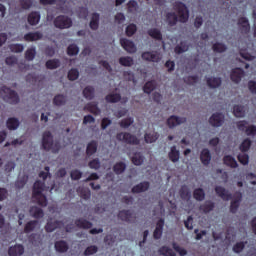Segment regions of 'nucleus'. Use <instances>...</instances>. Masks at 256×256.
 <instances>
[{
  "mask_svg": "<svg viewBox=\"0 0 256 256\" xmlns=\"http://www.w3.org/2000/svg\"><path fill=\"white\" fill-rule=\"evenodd\" d=\"M49 187L45 186V182L36 181L33 186V194L32 199L41 207H47V196H45V191H47Z\"/></svg>",
  "mask_w": 256,
  "mask_h": 256,
  "instance_id": "obj_1",
  "label": "nucleus"
},
{
  "mask_svg": "<svg viewBox=\"0 0 256 256\" xmlns=\"http://www.w3.org/2000/svg\"><path fill=\"white\" fill-rule=\"evenodd\" d=\"M42 147L45 151H51V153H59L61 150V144L58 141H53V134L49 131L43 133Z\"/></svg>",
  "mask_w": 256,
  "mask_h": 256,
  "instance_id": "obj_2",
  "label": "nucleus"
},
{
  "mask_svg": "<svg viewBox=\"0 0 256 256\" xmlns=\"http://www.w3.org/2000/svg\"><path fill=\"white\" fill-rule=\"evenodd\" d=\"M0 95L2 99L6 101V103H10L11 105H16V103H19V95L6 86H3L0 89Z\"/></svg>",
  "mask_w": 256,
  "mask_h": 256,
  "instance_id": "obj_3",
  "label": "nucleus"
},
{
  "mask_svg": "<svg viewBox=\"0 0 256 256\" xmlns=\"http://www.w3.org/2000/svg\"><path fill=\"white\" fill-rule=\"evenodd\" d=\"M117 141L121 143H126L127 145H139L141 140H139L135 135L129 132H120L116 135Z\"/></svg>",
  "mask_w": 256,
  "mask_h": 256,
  "instance_id": "obj_4",
  "label": "nucleus"
},
{
  "mask_svg": "<svg viewBox=\"0 0 256 256\" xmlns=\"http://www.w3.org/2000/svg\"><path fill=\"white\" fill-rule=\"evenodd\" d=\"M174 9L178 13L179 21L181 23H187L189 21V9L182 2H175Z\"/></svg>",
  "mask_w": 256,
  "mask_h": 256,
  "instance_id": "obj_5",
  "label": "nucleus"
},
{
  "mask_svg": "<svg viewBox=\"0 0 256 256\" xmlns=\"http://www.w3.org/2000/svg\"><path fill=\"white\" fill-rule=\"evenodd\" d=\"M56 29H69L73 26V20L69 16L60 15L54 19Z\"/></svg>",
  "mask_w": 256,
  "mask_h": 256,
  "instance_id": "obj_6",
  "label": "nucleus"
},
{
  "mask_svg": "<svg viewBox=\"0 0 256 256\" xmlns=\"http://www.w3.org/2000/svg\"><path fill=\"white\" fill-rule=\"evenodd\" d=\"M249 123L247 121H240L237 123V128L239 129V131H245L246 135L250 136V137H255L256 135V126L251 125L248 126Z\"/></svg>",
  "mask_w": 256,
  "mask_h": 256,
  "instance_id": "obj_7",
  "label": "nucleus"
},
{
  "mask_svg": "<svg viewBox=\"0 0 256 256\" xmlns=\"http://www.w3.org/2000/svg\"><path fill=\"white\" fill-rule=\"evenodd\" d=\"M183 123H187L186 117L172 115L167 119V125L169 129H174V127H178V125H183Z\"/></svg>",
  "mask_w": 256,
  "mask_h": 256,
  "instance_id": "obj_8",
  "label": "nucleus"
},
{
  "mask_svg": "<svg viewBox=\"0 0 256 256\" xmlns=\"http://www.w3.org/2000/svg\"><path fill=\"white\" fill-rule=\"evenodd\" d=\"M142 59L144 61H151L152 63H159V61H161L162 59V56H161V53L157 51L144 52L142 53Z\"/></svg>",
  "mask_w": 256,
  "mask_h": 256,
  "instance_id": "obj_9",
  "label": "nucleus"
},
{
  "mask_svg": "<svg viewBox=\"0 0 256 256\" xmlns=\"http://www.w3.org/2000/svg\"><path fill=\"white\" fill-rule=\"evenodd\" d=\"M224 121L225 116L222 113H214L209 119V123L212 127H221Z\"/></svg>",
  "mask_w": 256,
  "mask_h": 256,
  "instance_id": "obj_10",
  "label": "nucleus"
},
{
  "mask_svg": "<svg viewBox=\"0 0 256 256\" xmlns=\"http://www.w3.org/2000/svg\"><path fill=\"white\" fill-rule=\"evenodd\" d=\"M120 43L123 49L127 51V53H137V46H135V43H133V41L122 38L120 40Z\"/></svg>",
  "mask_w": 256,
  "mask_h": 256,
  "instance_id": "obj_11",
  "label": "nucleus"
},
{
  "mask_svg": "<svg viewBox=\"0 0 256 256\" xmlns=\"http://www.w3.org/2000/svg\"><path fill=\"white\" fill-rule=\"evenodd\" d=\"M118 217L121 221H126L127 223H133L135 221V214L129 210L120 211Z\"/></svg>",
  "mask_w": 256,
  "mask_h": 256,
  "instance_id": "obj_12",
  "label": "nucleus"
},
{
  "mask_svg": "<svg viewBox=\"0 0 256 256\" xmlns=\"http://www.w3.org/2000/svg\"><path fill=\"white\" fill-rule=\"evenodd\" d=\"M41 39H43V33L39 31L29 32L24 35V40L28 42L41 41Z\"/></svg>",
  "mask_w": 256,
  "mask_h": 256,
  "instance_id": "obj_13",
  "label": "nucleus"
},
{
  "mask_svg": "<svg viewBox=\"0 0 256 256\" xmlns=\"http://www.w3.org/2000/svg\"><path fill=\"white\" fill-rule=\"evenodd\" d=\"M67 222H59V221H55L53 222L52 219H50L47 223V225L45 226V229L47 231V233H53L54 230L57 229V227H63L66 225Z\"/></svg>",
  "mask_w": 256,
  "mask_h": 256,
  "instance_id": "obj_14",
  "label": "nucleus"
},
{
  "mask_svg": "<svg viewBox=\"0 0 256 256\" xmlns=\"http://www.w3.org/2000/svg\"><path fill=\"white\" fill-rule=\"evenodd\" d=\"M25 253V248L23 245L11 246L8 250V255L10 256H21Z\"/></svg>",
  "mask_w": 256,
  "mask_h": 256,
  "instance_id": "obj_15",
  "label": "nucleus"
},
{
  "mask_svg": "<svg viewBox=\"0 0 256 256\" xmlns=\"http://www.w3.org/2000/svg\"><path fill=\"white\" fill-rule=\"evenodd\" d=\"M238 27L241 33H249L251 31V26L249 25V20L247 18L242 17L238 20Z\"/></svg>",
  "mask_w": 256,
  "mask_h": 256,
  "instance_id": "obj_16",
  "label": "nucleus"
},
{
  "mask_svg": "<svg viewBox=\"0 0 256 256\" xmlns=\"http://www.w3.org/2000/svg\"><path fill=\"white\" fill-rule=\"evenodd\" d=\"M168 157H169L170 161H172V163L179 162V159L181 157V152H179V150H177V146H172L170 148Z\"/></svg>",
  "mask_w": 256,
  "mask_h": 256,
  "instance_id": "obj_17",
  "label": "nucleus"
},
{
  "mask_svg": "<svg viewBox=\"0 0 256 256\" xmlns=\"http://www.w3.org/2000/svg\"><path fill=\"white\" fill-rule=\"evenodd\" d=\"M163 227H165V220L160 219L157 222L156 228L154 230V239H161V237L163 236Z\"/></svg>",
  "mask_w": 256,
  "mask_h": 256,
  "instance_id": "obj_18",
  "label": "nucleus"
},
{
  "mask_svg": "<svg viewBox=\"0 0 256 256\" xmlns=\"http://www.w3.org/2000/svg\"><path fill=\"white\" fill-rule=\"evenodd\" d=\"M243 75H245V72H243V69L235 68L232 70L231 79L234 83H239L243 78Z\"/></svg>",
  "mask_w": 256,
  "mask_h": 256,
  "instance_id": "obj_19",
  "label": "nucleus"
},
{
  "mask_svg": "<svg viewBox=\"0 0 256 256\" xmlns=\"http://www.w3.org/2000/svg\"><path fill=\"white\" fill-rule=\"evenodd\" d=\"M235 199L232 200L231 206H230V211L231 213H237V209H239V203L241 202L242 194L241 192H237L235 194Z\"/></svg>",
  "mask_w": 256,
  "mask_h": 256,
  "instance_id": "obj_20",
  "label": "nucleus"
},
{
  "mask_svg": "<svg viewBox=\"0 0 256 256\" xmlns=\"http://www.w3.org/2000/svg\"><path fill=\"white\" fill-rule=\"evenodd\" d=\"M200 161L204 165H209L211 163V152L209 151V149L205 148L201 151Z\"/></svg>",
  "mask_w": 256,
  "mask_h": 256,
  "instance_id": "obj_21",
  "label": "nucleus"
},
{
  "mask_svg": "<svg viewBox=\"0 0 256 256\" xmlns=\"http://www.w3.org/2000/svg\"><path fill=\"white\" fill-rule=\"evenodd\" d=\"M215 191L217 195H219V197H221V199H223L224 201H229V199H231V194L225 188L217 186L215 188Z\"/></svg>",
  "mask_w": 256,
  "mask_h": 256,
  "instance_id": "obj_22",
  "label": "nucleus"
},
{
  "mask_svg": "<svg viewBox=\"0 0 256 256\" xmlns=\"http://www.w3.org/2000/svg\"><path fill=\"white\" fill-rule=\"evenodd\" d=\"M149 187V182H141L132 188V193H145V191L149 190Z\"/></svg>",
  "mask_w": 256,
  "mask_h": 256,
  "instance_id": "obj_23",
  "label": "nucleus"
},
{
  "mask_svg": "<svg viewBox=\"0 0 256 256\" xmlns=\"http://www.w3.org/2000/svg\"><path fill=\"white\" fill-rule=\"evenodd\" d=\"M159 139V133L152 131V132H147L144 135V141L145 143H155Z\"/></svg>",
  "mask_w": 256,
  "mask_h": 256,
  "instance_id": "obj_24",
  "label": "nucleus"
},
{
  "mask_svg": "<svg viewBox=\"0 0 256 256\" xmlns=\"http://www.w3.org/2000/svg\"><path fill=\"white\" fill-rule=\"evenodd\" d=\"M119 63L122 67H133L135 61L131 56H122L119 58Z\"/></svg>",
  "mask_w": 256,
  "mask_h": 256,
  "instance_id": "obj_25",
  "label": "nucleus"
},
{
  "mask_svg": "<svg viewBox=\"0 0 256 256\" xmlns=\"http://www.w3.org/2000/svg\"><path fill=\"white\" fill-rule=\"evenodd\" d=\"M41 21V14L39 12H32L28 15V23L30 25H37Z\"/></svg>",
  "mask_w": 256,
  "mask_h": 256,
  "instance_id": "obj_26",
  "label": "nucleus"
},
{
  "mask_svg": "<svg viewBox=\"0 0 256 256\" xmlns=\"http://www.w3.org/2000/svg\"><path fill=\"white\" fill-rule=\"evenodd\" d=\"M67 103V96L58 94L54 97L53 99V104L56 105L57 107H61Z\"/></svg>",
  "mask_w": 256,
  "mask_h": 256,
  "instance_id": "obj_27",
  "label": "nucleus"
},
{
  "mask_svg": "<svg viewBox=\"0 0 256 256\" xmlns=\"http://www.w3.org/2000/svg\"><path fill=\"white\" fill-rule=\"evenodd\" d=\"M30 215L31 217H34L35 219H41L43 217V209L37 207V206H32L30 208Z\"/></svg>",
  "mask_w": 256,
  "mask_h": 256,
  "instance_id": "obj_28",
  "label": "nucleus"
},
{
  "mask_svg": "<svg viewBox=\"0 0 256 256\" xmlns=\"http://www.w3.org/2000/svg\"><path fill=\"white\" fill-rule=\"evenodd\" d=\"M75 224L80 228V229H91L93 227V223L87 221L86 219L80 218L76 220Z\"/></svg>",
  "mask_w": 256,
  "mask_h": 256,
  "instance_id": "obj_29",
  "label": "nucleus"
},
{
  "mask_svg": "<svg viewBox=\"0 0 256 256\" xmlns=\"http://www.w3.org/2000/svg\"><path fill=\"white\" fill-rule=\"evenodd\" d=\"M134 123H135V119L133 117H127L122 119L119 122V125L122 129H129L131 125H133Z\"/></svg>",
  "mask_w": 256,
  "mask_h": 256,
  "instance_id": "obj_30",
  "label": "nucleus"
},
{
  "mask_svg": "<svg viewBox=\"0 0 256 256\" xmlns=\"http://www.w3.org/2000/svg\"><path fill=\"white\" fill-rule=\"evenodd\" d=\"M177 21H179L177 14L170 12L166 15V22L170 27L177 25Z\"/></svg>",
  "mask_w": 256,
  "mask_h": 256,
  "instance_id": "obj_31",
  "label": "nucleus"
},
{
  "mask_svg": "<svg viewBox=\"0 0 256 256\" xmlns=\"http://www.w3.org/2000/svg\"><path fill=\"white\" fill-rule=\"evenodd\" d=\"M148 35L152 37V39H156V41H161L163 39V35L161 34V30L157 28H151L148 30Z\"/></svg>",
  "mask_w": 256,
  "mask_h": 256,
  "instance_id": "obj_32",
  "label": "nucleus"
},
{
  "mask_svg": "<svg viewBox=\"0 0 256 256\" xmlns=\"http://www.w3.org/2000/svg\"><path fill=\"white\" fill-rule=\"evenodd\" d=\"M87 111L92 113L93 115H101V109L97 106V103L91 102L86 105Z\"/></svg>",
  "mask_w": 256,
  "mask_h": 256,
  "instance_id": "obj_33",
  "label": "nucleus"
},
{
  "mask_svg": "<svg viewBox=\"0 0 256 256\" xmlns=\"http://www.w3.org/2000/svg\"><path fill=\"white\" fill-rule=\"evenodd\" d=\"M90 28L93 31H97V29H99V14L97 13L92 14L91 21H90Z\"/></svg>",
  "mask_w": 256,
  "mask_h": 256,
  "instance_id": "obj_34",
  "label": "nucleus"
},
{
  "mask_svg": "<svg viewBox=\"0 0 256 256\" xmlns=\"http://www.w3.org/2000/svg\"><path fill=\"white\" fill-rule=\"evenodd\" d=\"M77 193L82 199H85L86 201L87 199H91V190H89L88 188L79 187L77 189Z\"/></svg>",
  "mask_w": 256,
  "mask_h": 256,
  "instance_id": "obj_35",
  "label": "nucleus"
},
{
  "mask_svg": "<svg viewBox=\"0 0 256 256\" xmlns=\"http://www.w3.org/2000/svg\"><path fill=\"white\" fill-rule=\"evenodd\" d=\"M187 51H189V45L187 42H181L175 47V53L177 55H181V53H185Z\"/></svg>",
  "mask_w": 256,
  "mask_h": 256,
  "instance_id": "obj_36",
  "label": "nucleus"
},
{
  "mask_svg": "<svg viewBox=\"0 0 256 256\" xmlns=\"http://www.w3.org/2000/svg\"><path fill=\"white\" fill-rule=\"evenodd\" d=\"M107 103H119L121 101V94L119 93H110L106 96Z\"/></svg>",
  "mask_w": 256,
  "mask_h": 256,
  "instance_id": "obj_37",
  "label": "nucleus"
},
{
  "mask_svg": "<svg viewBox=\"0 0 256 256\" xmlns=\"http://www.w3.org/2000/svg\"><path fill=\"white\" fill-rule=\"evenodd\" d=\"M37 227H39V221L33 220L26 224L24 231L26 233H31V231H35L37 229Z\"/></svg>",
  "mask_w": 256,
  "mask_h": 256,
  "instance_id": "obj_38",
  "label": "nucleus"
},
{
  "mask_svg": "<svg viewBox=\"0 0 256 256\" xmlns=\"http://www.w3.org/2000/svg\"><path fill=\"white\" fill-rule=\"evenodd\" d=\"M207 85L211 89H217V87H221V78H207Z\"/></svg>",
  "mask_w": 256,
  "mask_h": 256,
  "instance_id": "obj_39",
  "label": "nucleus"
},
{
  "mask_svg": "<svg viewBox=\"0 0 256 256\" xmlns=\"http://www.w3.org/2000/svg\"><path fill=\"white\" fill-rule=\"evenodd\" d=\"M6 125L10 131H15L19 127V120L17 118H9Z\"/></svg>",
  "mask_w": 256,
  "mask_h": 256,
  "instance_id": "obj_40",
  "label": "nucleus"
},
{
  "mask_svg": "<svg viewBox=\"0 0 256 256\" xmlns=\"http://www.w3.org/2000/svg\"><path fill=\"white\" fill-rule=\"evenodd\" d=\"M55 249L59 253H65L69 249V246L65 241H58L55 243Z\"/></svg>",
  "mask_w": 256,
  "mask_h": 256,
  "instance_id": "obj_41",
  "label": "nucleus"
},
{
  "mask_svg": "<svg viewBox=\"0 0 256 256\" xmlns=\"http://www.w3.org/2000/svg\"><path fill=\"white\" fill-rule=\"evenodd\" d=\"M125 169H127V165H125L123 162H118L113 167V171L116 173V175H121V173L125 172Z\"/></svg>",
  "mask_w": 256,
  "mask_h": 256,
  "instance_id": "obj_42",
  "label": "nucleus"
},
{
  "mask_svg": "<svg viewBox=\"0 0 256 256\" xmlns=\"http://www.w3.org/2000/svg\"><path fill=\"white\" fill-rule=\"evenodd\" d=\"M224 163L225 165H227L228 167H232L233 169L238 167L237 160H235V158L230 155L224 157Z\"/></svg>",
  "mask_w": 256,
  "mask_h": 256,
  "instance_id": "obj_43",
  "label": "nucleus"
},
{
  "mask_svg": "<svg viewBox=\"0 0 256 256\" xmlns=\"http://www.w3.org/2000/svg\"><path fill=\"white\" fill-rule=\"evenodd\" d=\"M83 95L85 99L91 100L95 97V89L91 86H88L83 90Z\"/></svg>",
  "mask_w": 256,
  "mask_h": 256,
  "instance_id": "obj_44",
  "label": "nucleus"
},
{
  "mask_svg": "<svg viewBox=\"0 0 256 256\" xmlns=\"http://www.w3.org/2000/svg\"><path fill=\"white\" fill-rule=\"evenodd\" d=\"M144 162H145V156L142 155L141 153H136L132 157V163H134L137 166L143 165Z\"/></svg>",
  "mask_w": 256,
  "mask_h": 256,
  "instance_id": "obj_45",
  "label": "nucleus"
},
{
  "mask_svg": "<svg viewBox=\"0 0 256 256\" xmlns=\"http://www.w3.org/2000/svg\"><path fill=\"white\" fill-rule=\"evenodd\" d=\"M156 87L157 84L155 83V81H149L143 87L144 93H147L149 95L151 92L155 90Z\"/></svg>",
  "mask_w": 256,
  "mask_h": 256,
  "instance_id": "obj_46",
  "label": "nucleus"
},
{
  "mask_svg": "<svg viewBox=\"0 0 256 256\" xmlns=\"http://www.w3.org/2000/svg\"><path fill=\"white\" fill-rule=\"evenodd\" d=\"M214 207H215V204H213V202L206 201L204 205L200 206V211H203V213H209L213 211Z\"/></svg>",
  "mask_w": 256,
  "mask_h": 256,
  "instance_id": "obj_47",
  "label": "nucleus"
},
{
  "mask_svg": "<svg viewBox=\"0 0 256 256\" xmlns=\"http://www.w3.org/2000/svg\"><path fill=\"white\" fill-rule=\"evenodd\" d=\"M86 153L88 156L94 155L97 153V142L92 141L87 145Z\"/></svg>",
  "mask_w": 256,
  "mask_h": 256,
  "instance_id": "obj_48",
  "label": "nucleus"
},
{
  "mask_svg": "<svg viewBox=\"0 0 256 256\" xmlns=\"http://www.w3.org/2000/svg\"><path fill=\"white\" fill-rule=\"evenodd\" d=\"M233 113L235 117H245V106H241V105L234 106Z\"/></svg>",
  "mask_w": 256,
  "mask_h": 256,
  "instance_id": "obj_49",
  "label": "nucleus"
},
{
  "mask_svg": "<svg viewBox=\"0 0 256 256\" xmlns=\"http://www.w3.org/2000/svg\"><path fill=\"white\" fill-rule=\"evenodd\" d=\"M60 65L61 62L58 59H52L46 62L47 69H57Z\"/></svg>",
  "mask_w": 256,
  "mask_h": 256,
  "instance_id": "obj_50",
  "label": "nucleus"
},
{
  "mask_svg": "<svg viewBox=\"0 0 256 256\" xmlns=\"http://www.w3.org/2000/svg\"><path fill=\"white\" fill-rule=\"evenodd\" d=\"M180 197L186 200L191 199V191L187 186H182L180 190Z\"/></svg>",
  "mask_w": 256,
  "mask_h": 256,
  "instance_id": "obj_51",
  "label": "nucleus"
},
{
  "mask_svg": "<svg viewBox=\"0 0 256 256\" xmlns=\"http://www.w3.org/2000/svg\"><path fill=\"white\" fill-rule=\"evenodd\" d=\"M194 199H196V201H203V199H205V191L201 188L195 189Z\"/></svg>",
  "mask_w": 256,
  "mask_h": 256,
  "instance_id": "obj_52",
  "label": "nucleus"
},
{
  "mask_svg": "<svg viewBox=\"0 0 256 256\" xmlns=\"http://www.w3.org/2000/svg\"><path fill=\"white\" fill-rule=\"evenodd\" d=\"M246 51L247 48H240V56L242 57V59H245L246 61H253L255 59V56H252Z\"/></svg>",
  "mask_w": 256,
  "mask_h": 256,
  "instance_id": "obj_53",
  "label": "nucleus"
},
{
  "mask_svg": "<svg viewBox=\"0 0 256 256\" xmlns=\"http://www.w3.org/2000/svg\"><path fill=\"white\" fill-rule=\"evenodd\" d=\"M70 177L72 181H79V179L83 177V172H81V170L78 169L72 170L70 173Z\"/></svg>",
  "mask_w": 256,
  "mask_h": 256,
  "instance_id": "obj_54",
  "label": "nucleus"
},
{
  "mask_svg": "<svg viewBox=\"0 0 256 256\" xmlns=\"http://www.w3.org/2000/svg\"><path fill=\"white\" fill-rule=\"evenodd\" d=\"M15 167H17V164L15 163V161H8L4 165V171L5 173H11L12 171L15 170Z\"/></svg>",
  "mask_w": 256,
  "mask_h": 256,
  "instance_id": "obj_55",
  "label": "nucleus"
},
{
  "mask_svg": "<svg viewBox=\"0 0 256 256\" xmlns=\"http://www.w3.org/2000/svg\"><path fill=\"white\" fill-rule=\"evenodd\" d=\"M35 55H37L35 48H29L25 53L27 61H33V59H35Z\"/></svg>",
  "mask_w": 256,
  "mask_h": 256,
  "instance_id": "obj_56",
  "label": "nucleus"
},
{
  "mask_svg": "<svg viewBox=\"0 0 256 256\" xmlns=\"http://www.w3.org/2000/svg\"><path fill=\"white\" fill-rule=\"evenodd\" d=\"M238 161L242 165H249V155H247L245 152L238 155Z\"/></svg>",
  "mask_w": 256,
  "mask_h": 256,
  "instance_id": "obj_57",
  "label": "nucleus"
},
{
  "mask_svg": "<svg viewBox=\"0 0 256 256\" xmlns=\"http://www.w3.org/2000/svg\"><path fill=\"white\" fill-rule=\"evenodd\" d=\"M68 79L70 81H75L77 79H79V70L77 69H71L69 72H68Z\"/></svg>",
  "mask_w": 256,
  "mask_h": 256,
  "instance_id": "obj_58",
  "label": "nucleus"
},
{
  "mask_svg": "<svg viewBox=\"0 0 256 256\" xmlns=\"http://www.w3.org/2000/svg\"><path fill=\"white\" fill-rule=\"evenodd\" d=\"M137 33V26L135 24H130L126 27V34L128 37H132Z\"/></svg>",
  "mask_w": 256,
  "mask_h": 256,
  "instance_id": "obj_59",
  "label": "nucleus"
},
{
  "mask_svg": "<svg viewBox=\"0 0 256 256\" xmlns=\"http://www.w3.org/2000/svg\"><path fill=\"white\" fill-rule=\"evenodd\" d=\"M160 254L164 256H176L175 252H173V250H171L167 246H163L162 248H160Z\"/></svg>",
  "mask_w": 256,
  "mask_h": 256,
  "instance_id": "obj_60",
  "label": "nucleus"
},
{
  "mask_svg": "<svg viewBox=\"0 0 256 256\" xmlns=\"http://www.w3.org/2000/svg\"><path fill=\"white\" fill-rule=\"evenodd\" d=\"M23 49H25V47L22 44L10 45V50L12 51V53H23Z\"/></svg>",
  "mask_w": 256,
  "mask_h": 256,
  "instance_id": "obj_61",
  "label": "nucleus"
},
{
  "mask_svg": "<svg viewBox=\"0 0 256 256\" xmlns=\"http://www.w3.org/2000/svg\"><path fill=\"white\" fill-rule=\"evenodd\" d=\"M213 49L214 51H216V53H223L227 51V46H225V44L222 43H216L213 45Z\"/></svg>",
  "mask_w": 256,
  "mask_h": 256,
  "instance_id": "obj_62",
  "label": "nucleus"
},
{
  "mask_svg": "<svg viewBox=\"0 0 256 256\" xmlns=\"http://www.w3.org/2000/svg\"><path fill=\"white\" fill-rule=\"evenodd\" d=\"M99 251V248L97 246H89L85 249L84 255L89 256V255H95Z\"/></svg>",
  "mask_w": 256,
  "mask_h": 256,
  "instance_id": "obj_63",
  "label": "nucleus"
},
{
  "mask_svg": "<svg viewBox=\"0 0 256 256\" xmlns=\"http://www.w3.org/2000/svg\"><path fill=\"white\" fill-rule=\"evenodd\" d=\"M250 147H251V140L245 139L240 145V151H243V153H245V151H249Z\"/></svg>",
  "mask_w": 256,
  "mask_h": 256,
  "instance_id": "obj_64",
  "label": "nucleus"
}]
</instances>
